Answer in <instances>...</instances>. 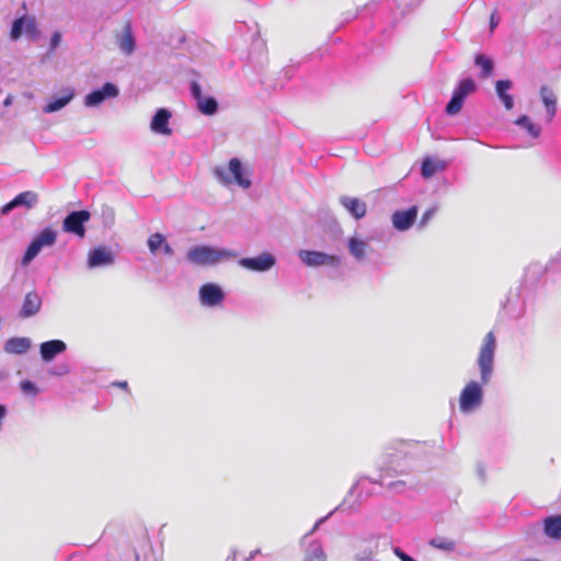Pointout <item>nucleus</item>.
<instances>
[{
	"label": "nucleus",
	"mask_w": 561,
	"mask_h": 561,
	"mask_svg": "<svg viewBox=\"0 0 561 561\" xmlns=\"http://www.w3.org/2000/svg\"><path fill=\"white\" fill-rule=\"evenodd\" d=\"M31 347V340L28 337L14 336L10 337L3 346L8 354L22 355L25 354Z\"/></svg>",
	"instance_id": "2eb2a0df"
},
{
	"label": "nucleus",
	"mask_w": 561,
	"mask_h": 561,
	"mask_svg": "<svg viewBox=\"0 0 561 561\" xmlns=\"http://www.w3.org/2000/svg\"><path fill=\"white\" fill-rule=\"evenodd\" d=\"M545 534L552 539H561V515L549 516L543 520Z\"/></svg>",
	"instance_id": "b1692460"
},
{
	"label": "nucleus",
	"mask_w": 561,
	"mask_h": 561,
	"mask_svg": "<svg viewBox=\"0 0 561 561\" xmlns=\"http://www.w3.org/2000/svg\"><path fill=\"white\" fill-rule=\"evenodd\" d=\"M500 19L496 15V10H494L490 15V30L491 32L499 25Z\"/></svg>",
	"instance_id": "ea45409f"
},
{
	"label": "nucleus",
	"mask_w": 561,
	"mask_h": 561,
	"mask_svg": "<svg viewBox=\"0 0 561 561\" xmlns=\"http://www.w3.org/2000/svg\"><path fill=\"white\" fill-rule=\"evenodd\" d=\"M191 92L196 102H198L204 96L202 93L201 85L196 81H193L191 83Z\"/></svg>",
	"instance_id": "c9c22d12"
},
{
	"label": "nucleus",
	"mask_w": 561,
	"mask_h": 561,
	"mask_svg": "<svg viewBox=\"0 0 561 561\" xmlns=\"http://www.w3.org/2000/svg\"><path fill=\"white\" fill-rule=\"evenodd\" d=\"M393 553L401 560V561H416L405 552H403L400 548H394Z\"/></svg>",
	"instance_id": "4c0bfd02"
},
{
	"label": "nucleus",
	"mask_w": 561,
	"mask_h": 561,
	"mask_svg": "<svg viewBox=\"0 0 561 561\" xmlns=\"http://www.w3.org/2000/svg\"><path fill=\"white\" fill-rule=\"evenodd\" d=\"M57 240V232L47 227L43 229L30 243L28 248L26 249L23 257H22V265L26 266L28 265L41 252V250L44 247H51L56 243Z\"/></svg>",
	"instance_id": "20e7f679"
},
{
	"label": "nucleus",
	"mask_w": 561,
	"mask_h": 561,
	"mask_svg": "<svg viewBox=\"0 0 561 561\" xmlns=\"http://www.w3.org/2000/svg\"><path fill=\"white\" fill-rule=\"evenodd\" d=\"M135 37L133 35L131 26L127 22L124 26L123 34L118 39V46L123 53L126 55L133 54L135 50Z\"/></svg>",
	"instance_id": "412c9836"
},
{
	"label": "nucleus",
	"mask_w": 561,
	"mask_h": 561,
	"mask_svg": "<svg viewBox=\"0 0 561 561\" xmlns=\"http://www.w3.org/2000/svg\"><path fill=\"white\" fill-rule=\"evenodd\" d=\"M147 244L152 254H156L161 248L167 255H172L173 253L171 247L167 243L164 236L159 232L151 234Z\"/></svg>",
	"instance_id": "5701e85b"
},
{
	"label": "nucleus",
	"mask_w": 561,
	"mask_h": 561,
	"mask_svg": "<svg viewBox=\"0 0 561 561\" xmlns=\"http://www.w3.org/2000/svg\"><path fill=\"white\" fill-rule=\"evenodd\" d=\"M417 208L412 206L405 210H397L392 215V224L400 231L408 230L415 221Z\"/></svg>",
	"instance_id": "ddd939ff"
},
{
	"label": "nucleus",
	"mask_w": 561,
	"mask_h": 561,
	"mask_svg": "<svg viewBox=\"0 0 561 561\" xmlns=\"http://www.w3.org/2000/svg\"><path fill=\"white\" fill-rule=\"evenodd\" d=\"M474 65L481 68L480 78L486 79L492 76L494 69V62L492 58L483 54H477L474 56Z\"/></svg>",
	"instance_id": "bb28decb"
},
{
	"label": "nucleus",
	"mask_w": 561,
	"mask_h": 561,
	"mask_svg": "<svg viewBox=\"0 0 561 561\" xmlns=\"http://www.w3.org/2000/svg\"><path fill=\"white\" fill-rule=\"evenodd\" d=\"M404 484H405L404 481L398 480V481L389 482L387 484V488L390 489V490H393V489H397L399 486H403Z\"/></svg>",
	"instance_id": "a19ab883"
},
{
	"label": "nucleus",
	"mask_w": 561,
	"mask_h": 561,
	"mask_svg": "<svg viewBox=\"0 0 561 561\" xmlns=\"http://www.w3.org/2000/svg\"><path fill=\"white\" fill-rule=\"evenodd\" d=\"M370 481H371L373 483H380L379 481H377V480H373V479H370Z\"/></svg>",
	"instance_id": "49530a36"
},
{
	"label": "nucleus",
	"mask_w": 561,
	"mask_h": 561,
	"mask_svg": "<svg viewBox=\"0 0 561 561\" xmlns=\"http://www.w3.org/2000/svg\"><path fill=\"white\" fill-rule=\"evenodd\" d=\"M367 248V243L357 238H351L348 241V250L351 254L357 260H363L365 257Z\"/></svg>",
	"instance_id": "c85d7f7f"
},
{
	"label": "nucleus",
	"mask_w": 561,
	"mask_h": 561,
	"mask_svg": "<svg viewBox=\"0 0 561 561\" xmlns=\"http://www.w3.org/2000/svg\"><path fill=\"white\" fill-rule=\"evenodd\" d=\"M61 41V34L59 32H55L50 39V50H55Z\"/></svg>",
	"instance_id": "58836bf2"
},
{
	"label": "nucleus",
	"mask_w": 561,
	"mask_h": 561,
	"mask_svg": "<svg viewBox=\"0 0 561 561\" xmlns=\"http://www.w3.org/2000/svg\"><path fill=\"white\" fill-rule=\"evenodd\" d=\"M495 88L496 93L506 110H511L514 105V102L512 95L507 93V90L512 88V82L510 80H499L495 84Z\"/></svg>",
	"instance_id": "a878e982"
},
{
	"label": "nucleus",
	"mask_w": 561,
	"mask_h": 561,
	"mask_svg": "<svg viewBox=\"0 0 561 561\" xmlns=\"http://www.w3.org/2000/svg\"><path fill=\"white\" fill-rule=\"evenodd\" d=\"M239 265L254 272H265L275 265V259L271 253L264 252L255 257H243Z\"/></svg>",
	"instance_id": "9d476101"
},
{
	"label": "nucleus",
	"mask_w": 561,
	"mask_h": 561,
	"mask_svg": "<svg viewBox=\"0 0 561 561\" xmlns=\"http://www.w3.org/2000/svg\"><path fill=\"white\" fill-rule=\"evenodd\" d=\"M37 202L36 193L32 191H26L18 194L11 202L5 204L2 208V213L7 214L13 208L24 205L27 208H32Z\"/></svg>",
	"instance_id": "4468645a"
},
{
	"label": "nucleus",
	"mask_w": 561,
	"mask_h": 561,
	"mask_svg": "<svg viewBox=\"0 0 561 561\" xmlns=\"http://www.w3.org/2000/svg\"><path fill=\"white\" fill-rule=\"evenodd\" d=\"M216 179L224 184L237 183L238 185L248 188L251 185V181L243 176V167L238 158H232L228 168L216 167L214 170Z\"/></svg>",
	"instance_id": "7ed1b4c3"
},
{
	"label": "nucleus",
	"mask_w": 561,
	"mask_h": 561,
	"mask_svg": "<svg viewBox=\"0 0 561 561\" xmlns=\"http://www.w3.org/2000/svg\"><path fill=\"white\" fill-rule=\"evenodd\" d=\"M73 98V92L70 91L67 95L58 98L49 103L46 104L44 111L45 113H53L60 108H62L66 104L70 102V100Z\"/></svg>",
	"instance_id": "f704fd0d"
},
{
	"label": "nucleus",
	"mask_w": 561,
	"mask_h": 561,
	"mask_svg": "<svg viewBox=\"0 0 561 561\" xmlns=\"http://www.w3.org/2000/svg\"><path fill=\"white\" fill-rule=\"evenodd\" d=\"M41 306L42 299L39 298V296L36 293L31 291L26 294L24 298L20 316L22 318H30L39 311Z\"/></svg>",
	"instance_id": "dca6fc26"
},
{
	"label": "nucleus",
	"mask_w": 561,
	"mask_h": 561,
	"mask_svg": "<svg viewBox=\"0 0 561 561\" xmlns=\"http://www.w3.org/2000/svg\"><path fill=\"white\" fill-rule=\"evenodd\" d=\"M495 348L496 339L494 333L490 331L483 337V342L478 356L481 385H488L491 380L494 366Z\"/></svg>",
	"instance_id": "f03ea898"
},
{
	"label": "nucleus",
	"mask_w": 561,
	"mask_h": 561,
	"mask_svg": "<svg viewBox=\"0 0 561 561\" xmlns=\"http://www.w3.org/2000/svg\"><path fill=\"white\" fill-rule=\"evenodd\" d=\"M225 298L222 289L216 284H205L199 288V300L202 305L214 307L222 302Z\"/></svg>",
	"instance_id": "f8f14e48"
},
{
	"label": "nucleus",
	"mask_w": 561,
	"mask_h": 561,
	"mask_svg": "<svg viewBox=\"0 0 561 561\" xmlns=\"http://www.w3.org/2000/svg\"><path fill=\"white\" fill-rule=\"evenodd\" d=\"M428 545L435 549L447 552L454 551L456 548V542L453 539L442 536L432 538Z\"/></svg>",
	"instance_id": "c756f323"
},
{
	"label": "nucleus",
	"mask_w": 561,
	"mask_h": 561,
	"mask_svg": "<svg viewBox=\"0 0 561 561\" xmlns=\"http://www.w3.org/2000/svg\"><path fill=\"white\" fill-rule=\"evenodd\" d=\"M304 561H325V554L319 542H312L307 550Z\"/></svg>",
	"instance_id": "473e14b6"
},
{
	"label": "nucleus",
	"mask_w": 561,
	"mask_h": 561,
	"mask_svg": "<svg viewBox=\"0 0 561 561\" xmlns=\"http://www.w3.org/2000/svg\"><path fill=\"white\" fill-rule=\"evenodd\" d=\"M20 386H21L22 391H24V392L33 393V394L37 393V389H36L35 385L30 380L22 381Z\"/></svg>",
	"instance_id": "e433bc0d"
},
{
	"label": "nucleus",
	"mask_w": 561,
	"mask_h": 561,
	"mask_svg": "<svg viewBox=\"0 0 561 561\" xmlns=\"http://www.w3.org/2000/svg\"><path fill=\"white\" fill-rule=\"evenodd\" d=\"M171 113L165 108H160L152 118L151 129L162 135H170L171 129L169 128V119Z\"/></svg>",
	"instance_id": "a211bd4d"
},
{
	"label": "nucleus",
	"mask_w": 561,
	"mask_h": 561,
	"mask_svg": "<svg viewBox=\"0 0 561 561\" xmlns=\"http://www.w3.org/2000/svg\"><path fill=\"white\" fill-rule=\"evenodd\" d=\"M516 124L518 126L523 127L524 129H526L528 131V134L534 138H537L541 133V128L538 125L534 124L530 121V118L526 115L517 118Z\"/></svg>",
	"instance_id": "72a5a7b5"
},
{
	"label": "nucleus",
	"mask_w": 561,
	"mask_h": 561,
	"mask_svg": "<svg viewBox=\"0 0 561 561\" xmlns=\"http://www.w3.org/2000/svg\"><path fill=\"white\" fill-rule=\"evenodd\" d=\"M237 255L236 252L230 250L197 245L188 250L186 257L196 265H214L224 260L234 259Z\"/></svg>",
	"instance_id": "f257e3e1"
},
{
	"label": "nucleus",
	"mask_w": 561,
	"mask_h": 561,
	"mask_svg": "<svg viewBox=\"0 0 561 561\" xmlns=\"http://www.w3.org/2000/svg\"><path fill=\"white\" fill-rule=\"evenodd\" d=\"M25 33L32 37L37 36L36 19L31 15H23L13 21L10 31V37L13 41L19 39Z\"/></svg>",
	"instance_id": "1a4fd4ad"
},
{
	"label": "nucleus",
	"mask_w": 561,
	"mask_h": 561,
	"mask_svg": "<svg viewBox=\"0 0 561 561\" xmlns=\"http://www.w3.org/2000/svg\"><path fill=\"white\" fill-rule=\"evenodd\" d=\"M340 202L354 218L360 219L366 215V204L360 199L343 196Z\"/></svg>",
	"instance_id": "6ab92c4d"
},
{
	"label": "nucleus",
	"mask_w": 561,
	"mask_h": 561,
	"mask_svg": "<svg viewBox=\"0 0 561 561\" xmlns=\"http://www.w3.org/2000/svg\"><path fill=\"white\" fill-rule=\"evenodd\" d=\"M388 476H389V473H388V471H386V473H385V474H381L380 477H381V478H386V477H388Z\"/></svg>",
	"instance_id": "a18cd8bd"
},
{
	"label": "nucleus",
	"mask_w": 561,
	"mask_h": 561,
	"mask_svg": "<svg viewBox=\"0 0 561 561\" xmlns=\"http://www.w3.org/2000/svg\"><path fill=\"white\" fill-rule=\"evenodd\" d=\"M483 390L477 381L468 382L459 396V408L463 413H468L479 408L482 403Z\"/></svg>",
	"instance_id": "423d86ee"
},
{
	"label": "nucleus",
	"mask_w": 561,
	"mask_h": 561,
	"mask_svg": "<svg viewBox=\"0 0 561 561\" xmlns=\"http://www.w3.org/2000/svg\"><path fill=\"white\" fill-rule=\"evenodd\" d=\"M197 107L199 112H202L205 115H214L218 110V103L217 101L209 96V98H202L197 102Z\"/></svg>",
	"instance_id": "2f4dec72"
},
{
	"label": "nucleus",
	"mask_w": 561,
	"mask_h": 561,
	"mask_svg": "<svg viewBox=\"0 0 561 561\" xmlns=\"http://www.w3.org/2000/svg\"><path fill=\"white\" fill-rule=\"evenodd\" d=\"M477 89L474 81L471 78L462 79L453 92V96L446 105L445 112L448 115L458 114L463 105L466 98L473 93Z\"/></svg>",
	"instance_id": "39448f33"
},
{
	"label": "nucleus",
	"mask_w": 561,
	"mask_h": 561,
	"mask_svg": "<svg viewBox=\"0 0 561 561\" xmlns=\"http://www.w3.org/2000/svg\"><path fill=\"white\" fill-rule=\"evenodd\" d=\"M300 260L308 266H337L341 260L336 255L327 254L320 251L301 250L299 252Z\"/></svg>",
	"instance_id": "6e6552de"
},
{
	"label": "nucleus",
	"mask_w": 561,
	"mask_h": 561,
	"mask_svg": "<svg viewBox=\"0 0 561 561\" xmlns=\"http://www.w3.org/2000/svg\"><path fill=\"white\" fill-rule=\"evenodd\" d=\"M541 101L547 108L549 118L551 119L557 112V96L552 89L547 85H542L540 89Z\"/></svg>",
	"instance_id": "4be33fe9"
},
{
	"label": "nucleus",
	"mask_w": 561,
	"mask_h": 561,
	"mask_svg": "<svg viewBox=\"0 0 561 561\" xmlns=\"http://www.w3.org/2000/svg\"><path fill=\"white\" fill-rule=\"evenodd\" d=\"M445 169V163L431 158L424 159L422 163V175L426 179Z\"/></svg>",
	"instance_id": "cd10ccee"
},
{
	"label": "nucleus",
	"mask_w": 561,
	"mask_h": 561,
	"mask_svg": "<svg viewBox=\"0 0 561 561\" xmlns=\"http://www.w3.org/2000/svg\"><path fill=\"white\" fill-rule=\"evenodd\" d=\"M261 553V549L256 548L247 552L244 549H234L226 561H250Z\"/></svg>",
	"instance_id": "7c9ffc66"
},
{
	"label": "nucleus",
	"mask_w": 561,
	"mask_h": 561,
	"mask_svg": "<svg viewBox=\"0 0 561 561\" xmlns=\"http://www.w3.org/2000/svg\"><path fill=\"white\" fill-rule=\"evenodd\" d=\"M113 385H114V386H117V387H119V388H122V389H125V390H127V389H128V383H127V381H116V382H113Z\"/></svg>",
	"instance_id": "79ce46f5"
},
{
	"label": "nucleus",
	"mask_w": 561,
	"mask_h": 561,
	"mask_svg": "<svg viewBox=\"0 0 561 561\" xmlns=\"http://www.w3.org/2000/svg\"><path fill=\"white\" fill-rule=\"evenodd\" d=\"M66 350V344L60 340H51L41 344L39 352L43 360L49 362L56 355Z\"/></svg>",
	"instance_id": "f3484780"
},
{
	"label": "nucleus",
	"mask_w": 561,
	"mask_h": 561,
	"mask_svg": "<svg viewBox=\"0 0 561 561\" xmlns=\"http://www.w3.org/2000/svg\"><path fill=\"white\" fill-rule=\"evenodd\" d=\"M91 214L88 210L71 211L62 222L66 232L77 234L81 238L85 234L84 224L90 220Z\"/></svg>",
	"instance_id": "0eeeda50"
},
{
	"label": "nucleus",
	"mask_w": 561,
	"mask_h": 561,
	"mask_svg": "<svg viewBox=\"0 0 561 561\" xmlns=\"http://www.w3.org/2000/svg\"><path fill=\"white\" fill-rule=\"evenodd\" d=\"M117 95V87L111 82H107L101 89L94 90L91 93L87 94L84 98V104L87 106H98L107 98H116Z\"/></svg>",
	"instance_id": "9b49d317"
},
{
	"label": "nucleus",
	"mask_w": 561,
	"mask_h": 561,
	"mask_svg": "<svg viewBox=\"0 0 561 561\" xmlns=\"http://www.w3.org/2000/svg\"><path fill=\"white\" fill-rule=\"evenodd\" d=\"M417 446V443L399 440L388 448L387 457L389 459L396 456L407 457L412 455Z\"/></svg>",
	"instance_id": "aec40b11"
},
{
	"label": "nucleus",
	"mask_w": 561,
	"mask_h": 561,
	"mask_svg": "<svg viewBox=\"0 0 561 561\" xmlns=\"http://www.w3.org/2000/svg\"><path fill=\"white\" fill-rule=\"evenodd\" d=\"M10 103H11L10 98H7V99L4 100V105H9Z\"/></svg>",
	"instance_id": "c03bdc74"
},
{
	"label": "nucleus",
	"mask_w": 561,
	"mask_h": 561,
	"mask_svg": "<svg viewBox=\"0 0 561 561\" xmlns=\"http://www.w3.org/2000/svg\"><path fill=\"white\" fill-rule=\"evenodd\" d=\"M112 262H113L112 254L103 248L94 249L89 254V265L90 266H99V265L110 264Z\"/></svg>",
	"instance_id": "393cba45"
},
{
	"label": "nucleus",
	"mask_w": 561,
	"mask_h": 561,
	"mask_svg": "<svg viewBox=\"0 0 561 561\" xmlns=\"http://www.w3.org/2000/svg\"><path fill=\"white\" fill-rule=\"evenodd\" d=\"M142 541L148 546L149 545V540H148V537L145 535L144 538H142Z\"/></svg>",
	"instance_id": "37998d69"
}]
</instances>
